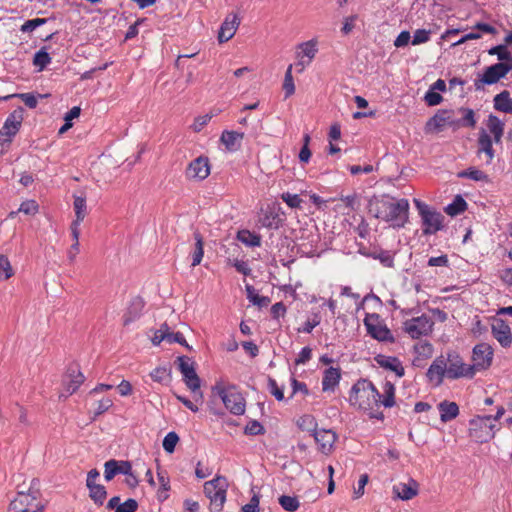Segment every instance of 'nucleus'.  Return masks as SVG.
<instances>
[{
	"label": "nucleus",
	"instance_id": "obj_43",
	"mask_svg": "<svg viewBox=\"0 0 512 512\" xmlns=\"http://www.w3.org/2000/svg\"><path fill=\"white\" fill-rule=\"evenodd\" d=\"M458 177L468 178L474 181H487L488 179V176L483 171L475 167H470L465 171L459 172Z\"/></svg>",
	"mask_w": 512,
	"mask_h": 512
},
{
	"label": "nucleus",
	"instance_id": "obj_59",
	"mask_svg": "<svg viewBox=\"0 0 512 512\" xmlns=\"http://www.w3.org/2000/svg\"><path fill=\"white\" fill-rule=\"evenodd\" d=\"M357 15H351L344 18L343 26L341 28V32L344 35H348L352 32L355 27V21L357 20Z\"/></svg>",
	"mask_w": 512,
	"mask_h": 512
},
{
	"label": "nucleus",
	"instance_id": "obj_2",
	"mask_svg": "<svg viewBox=\"0 0 512 512\" xmlns=\"http://www.w3.org/2000/svg\"><path fill=\"white\" fill-rule=\"evenodd\" d=\"M369 210L376 218L390 223L393 228H402L408 222L409 202L405 198L383 196L370 201Z\"/></svg>",
	"mask_w": 512,
	"mask_h": 512
},
{
	"label": "nucleus",
	"instance_id": "obj_21",
	"mask_svg": "<svg viewBox=\"0 0 512 512\" xmlns=\"http://www.w3.org/2000/svg\"><path fill=\"white\" fill-rule=\"evenodd\" d=\"M131 470V463L129 461H118L111 459L104 464V478L106 481H111L118 474H128Z\"/></svg>",
	"mask_w": 512,
	"mask_h": 512
},
{
	"label": "nucleus",
	"instance_id": "obj_11",
	"mask_svg": "<svg viewBox=\"0 0 512 512\" xmlns=\"http://www.w3.org/2000/svg\"><path fill=\"white\" fill-rule=\"evenodd\" d=\"M434 322L431 317L423 314L413 317L403 323V330L412 339H419L422 336L429 335L433 330Z\"/></svg>",
	"mask_w": 512,
	"mask_h": 512
},
{
	"label": "nucleus",
	"instance_id": "obj_25",
	"mask_svg": "<svg viewBox=\"0 0 512 512\" xmlns=\"http://www.w3.org/2000/svg\"><path fill=\"white\" fill-rule=\"evenodd\" d=\"M318 52V41L313 38L297 45L296 58H304L312 62Z\"/></svg>",
	"mask_w": 512,
	"mask_h": 512
},
{
	"label": "nucleus",
	"instance_id": "obj_12",
	"mask_svg": "<svg viewBox=\"0 0 512 512\" xmlns=\"http://www.w3.org/2000/svg\"><path fill=\"white\" fill-rule=\"evenodd\" d=\"M512 70L511 66L506 64H493L484 69L482 75L474 81L476 90H482L485 85L496 84Z\"/></svg>",
	"mask_w": 512,
	"mask_h": 512
},
{
	"label": "nucleus",
	"instance_id": "obj_30",
	"mask_svg": "<svg viewBox=\"0 0 512 512\" xmlns=\"http://www.w3.org/2000/svg\"><path fill=\"white\" fill-rule=\"evenodd\" d=\"M440 419L442 422H448L455 419L459 414V407L455 402L442 401L438 405Z\"/></svg>",
	"mask_w": 512,
	"mask_h": 512
},
{
	"label": "nucleus",
	"instance_id": "obj_33",
	"mask_svg": "<svg viewBox=\"0 0 512 512\" xmlns=\"http://www.w3.org/2000/svg\"><path fill=\"white\" fill-rule=\"evenodd\" d=\"M144 308V301L141 298H135L131 301L126 314L124 315V325H128L136 320Z\"/></svg>",
	"mask_w": 512,
	"mask_h": 512
},
{
	"label": "nucleus",
	"instance_id": "obj_19",
	"mask_svg": "<svg viewBox=\"0 0 512 512\" xmlns=\"http://www.w3.org/2000/svg\"><path fill=\"white\" fill-rule=\"evenodd\" d=\"M240 25V18L236 13H230L224 19L218 32L220 43L229 41L236 33Z\"/></svg>",
	"mask_w": 512,
	"mask_h": 512
},
{
	"label": "nucleus",
	"instance_id": "obj_10",
	"mask_svg": "<svg viewBox=\"0 0 512 512\" xmlns=\"http://www.w3.org/2000/svg\"><path fill=\"white\" fill-rule=\"evenodd\" d=\"M444 361H447V378L459 379L473 377V368L470 367L469 364H466L457 352H447L446 356H444Z\"/></svg>",
	"mask_w": 512,
	"mask_h": 512
},
{
	"label": "nucleus",
	"instance_id": "obj_3",
	"mask_svg": "<svg viewBox=\"0 0 512 512\" xmlns=\"http://www.w3.org/2000/svg\"><path fill=\"white\" fill-rule=\"evenodd\" d=\"M213 393L217 394L224 406L234 415L245 413L246 402L242 394L234 385H225L222 382L216 383L212 388Z\"/></svg>",
	"mask_w": 512,
	"mask_h": 512
},
{
	"label": "nucleus",
	"instance_id": "obj_27",
	"mask_svg": "<svg viewBox=\"0 0 512 512\" xmlns=\"http://www.w3.org/2000/svg\"><path fill=\"white\" fill-rule=\"evenodd\" d=\"M73 207L76 215V219L72 222L71 227L77 226L79 228L80 223L84 220L87 215L86 196L84 194L74 195Z\"/></svg>",
	"mask_w": 512,
	"mask_h": 512
},
{
	"label": "nucleus",
	"instance_id": "obj_39",
	"mask_svg": "<svg viewBox=\"0 0 512 512\" xmlns=\"http://www.w3.org/2000/svg\"><path fill=\"white\" fill-rule=\"evenodd\" d=\"M467 208L466 201L461 196H456L452 203L445 207V212L450 216H456L464 212Z\"/></svg>",
	"mask_w": 512,
	"mask_h": 512
},
{
	"label": "nucleus",
	"instance_id": "obj_63",
	"mask_svg": "<svg viewBox=\"0 0 512 512\" xmlns=\"http://www.w3.org/2000/svg\"><path fill=\"white\" fill-rule=\"evenodd\" d=\"M212 118V115L210 114H205V115H201L199 117H197L193 123V130L195 132H199L202 130V128L207 125V123L211 120Z\"/></svg>",
	"mask_w": 512,
	"mask_h": 512
},
{
	"label": "nucleus",
	"instance_id": "obj_45",
	"mask_svg": "<svg viewBox=\"0 0 512 512\" xmlns=\"http://www.w3.org/2000/svg\"><path fill=\"white\" fill-rule=\"evenodd\" d=\"M279 504L281 507L288 511V512H294L298 510L300 503L297 497L294 496H288V495H282L279 497Z\"/></svg>",
	"mask_w": 512,
	"mask_h": 512
},
{
	"label": "nucleus",
	"instance_id": "obj_49",
	"mask_svg": "<svg viewBox=\"0 0 512 512\" xmlns=\"http://www.w3.org/2000/svg\"><path fill=\"white\" fill-rule=\"evenodd\" d=\"M430 34L431 32L429 30L417 29L411 40L412 45H420L428 42L430 40Z\"/></svg>",
	"mask_w": 512,
	"mask_h": 512
},
{
	"label": "nucleus",
	"instance_id": "obj_20",
	"mask_svg": "<svg viewBox=\"0 0 512 512\" xmlns=\"http://www.w3.org/2000/svg\"><path fill=\"white\" fill-rule=\"evenodd\" d=\"M313 436L319 446V450L323 454L327 455L331 453L337 439V435L334 431L329 429H319L314 431Z\"/></svg>",
	"mask_w": 512,
	"mask_h": 512
},
{
	"label": "nucleus",
	"instance_id": "obj_24",
	"mask_svg": "<svg viewBox=\"0 0 512 512\" xmlns=\"http://www.w3.org/2000/svg\"><path fill=\"white\" fill-rule=\"evenodd\" d=\"M375 361L381 368L394 372L398 377L404 376V367L397 357L377 355Z\"/></svg>",
	"mask_w": 512,
	"mask_h": 512
},
{
	"label": "nucleus",
	"instance_id": "obj_52",
	"mask_svg": "<svg viewBox=\"0 0 512 512\" xmlns=\"http://www.w3.org/2000/svg\"><path fill=\"white\" fill-rule=\"evenodd\" d=\"M112 405L113 401L110 398H103L100 401H98L94 411L93 419L108 411L112 407Z\"/></svg>",
	"mask_w": 512,
	"mask_h": 512
},
{
	"label": "nucleus",
	"instance_id": "obj_57",
	"mask_svg": "<svg viewBox=\"0 0 512 512\" xmlns=\"http://www.w3.org/2000/svg\"><path fill=\"white\" fill-rule=\"evenodd\" d=\"M424 99L429 106H436L441 103L443 98L438 92L429 89L426 92Z\"/></svg>",
	"mask_w": 512,
	"mask_h": 512
},
{
	"label": "nucleus",
	"instance_id": "obj_62",
	"mask_svg": "<svg viewBox=\"0 0 512 512\" xmlns=\"http://www.w3.org/2000/svg\"><path fill=\"white\" fill-rule=\"evenodd\" d=\"M411 35L409 31H402L394 40V46L396 48L405 47L409 44Z\"/></svg>",
	"mask_w": 512,
	"mask_h": 512
},
{
	"label": "nucleus",
	"instance_id": "obj_42",
	"mask_svg": "<svg viewBox=\"0 0 512 512\" xmlns=\"http://www.w3.org/2000/svg\"><path fill=\"white\" fill-rule=\"evenodd\" d=\"M292 69L293 65L290 64L284 76L283 90L285 93V98H288L295 93V84L292 76Z\"/></svg>",
	"mask_w": 512,
	"mask_h": 512
},
{
	"label": "nucleus",
	"instance_id": "obj_7",
	"mask_svg": "<svg viewBox=\"0 0 512 512\" xmlns=\"http://www.w3.org/2000/svg\"><path fill=\"white\" fill-rule=\"evenodd\" d=\"M364 326L367 334L379 342L393 343L395 341L391 330L377 313L366 314Z\"/></svg>",
	"mask_w": 512,
	"mask_h": 512
},
{
	"label": "nucleus",
	"instance_id": "obj_48",
	"mask_svg": "<svg viewBox=\"0 0 512 512\" xmlns=\"http://www.w3.org/2000/svg\"><path fill=\"white\" fill-rule=\"evenodd\" d=\"M371 256L374 259L379 260L380 263L383 264L385 267H393L394 265L393 256L389 251L373 252L371 253Z\"/></svg>",
	"mask_w": 512,
	"mask_h": 512
},
{
	"label": "nucleus",
	"instance_id": "obj_26",
	"mask_svg": "<svg viewBox=\"0 0 512 512\" xmlns=\"http://www.w3.org/2000/svg\"><path fill=\"white\" fill-rule=\"evenodd\" d=\"M341 379V372L339 368L330 367L324 371L322 378L323 391H333L339 384Z\"/></svg>",
	"mask_w": 512,
	"mask_h": 512
},
{
	"label": "nucleus",
	"instance_id": "obj_64",
	"mask_svg": "<svg viewBox=\"0 0 512 512\" xmlns=\"http://www.w3.org/2000/svg\"><path fill=\"white\" fill-rule=\"evenodd\" d=\"M312 356V350L309 347H303L295 360L296 365L307 363Z\"/></svg>",
	"mask_w": 512,
	"mask_h": 512
},
{
	"label": "nucleus",
	"instance_id": "obj_29",
	"mask_svg": "<svg viewBox=\"0 0 512 512\" xmlns=\"http://www.w3.org/2000/svg\"><path fill=\"white\" fill-rule=\"evenodd\" d=\"M243 137V133L226 130L222 132L221 141L229 151H235L240 147Z\"/></svg>",
	"mask_w": 512,
	"mask_h": 512
},
{
	"label": "nucleus",
	"instance_id": "obj_53",
	"mask_svg": "<svg viewBox=\"0 0 512 512\" xmlns=\"http://www.w3.org/2000/svg\"><path fill=\"white\" fill-rule=\"evenodd\" d=\"M321 322V318L319 314H314L312 319L307 320L301 328H298V332L302 333H311L313 329L318 326Z\"/></svg>",
	"mask_w": 512,
	"mask_h": 512
},
{
	"label": "nucleus",
	"instance_id": "obj_14",
	"mask_svg": "<svg viewBox=\"0 0 512 512\" xmlns=\"http://www.w3.org/2000/svg\"><path fill=\"white\" fill-rule=\"evenodd\" d=\"M493 359V349L487 343L477 344L472 351L473 364L470 367L473 368V376L477 370H484L491 366Z\"/></svg>",
	"mask_w": 512,
	"mask_h": 512
},
{
	"label": "nucleus",
	"instance_id": "obj_8",
	"mask_svg": "<svg viewBox=\"0 0 512 512\" xmlns=\"http://www.w3.org/2000/svg\"><path fill=\"white\" fill-rule=\"evenodd\" d=\"M492 416H477L469 421V435L478 443L493 439L496 426L491 423Z\"/></svg>",
	"mask_w": 512,
	"mask_h": 512
},
{
	"label": "nucleus",
	"instance_id": "obj_44",
	"mask_svg": "<svg viewBox=\"0 0 512 512\" xmlns=\"http://www.w3.org/2000/svg\"><path fill=\"white\" fill-rule=\"evenodd\" d=\"M71 229V235L73 238V244L70 246L68 250V258L70 261H74L77 254L79 253V236H80V229L77 228V226L70 227Z\"/></svg>",
	"mask_w": 512,
	"mask_h": 512
},
{
	"label": "nucleus",
	"instance_id": "obj_41",
	"mask_svg": "<svg viewBox=\"0 0 512 512\" xmlns=\"http://www.w3.org/2000/svg\"><path fill=\"white\" fill-rule=\"evenodd\" d=\"M194 239H195V247H194V251L192 252V264H191L193 267H195L201 263L203 255H204L203 238L200 235V233H195Z\"/></svg>",
	"mask_w": 512,
	"mask_h": 512
},
{
	"label": "nucleus",
	"instance_id": "obj_50",
	"mask_svg": "<svg viewBox=\"0 0 512 512\" xmlns=\"http://www.w3.org/2000/svg\"><path fill=\"white\" fill-rule=\"evenodd\" d=\"M268 390L276 398V400H284L283 387H279L276 380L271 377L268 378Z\"/></svg>",
	"mask_w": 512,
	"mask_h": 512
},
{
	"label": "nucleus",
	"instance_id": "obj_36",
	"mask_svg": "<svg viewBox=\"0 0 512 512\" xmlns=\"http://www.w3.org/2000/svg\"><path fill=\"white\" fill-rule=\"evenodd\" d=\"M153 381L161 384H167L171 380V369L166 366H158L150 372Z\"/></svg>",
	"mask_w": 512,
	"mask_h": 512
},
{
	"label": "nucleus",
	"instance_id": "obj_32",
	"mask_svg": "<svg viewBox=\"0 0 512 512\" xmlns=\"http://www.w3.org/2000/svg\"><path fill=\"white\" fill-rule=\"evenodd\" d=\"M494 108L504 113H512V98L507 90L502 91L494 97Z\"/></svg>",
	"mask_w": 512,
	"mask_h": 512
},
{
	"label": "nucleus",
	"instance_id": "obj_4",
	"mask_svg": "<svg viewBox=\"0 0 512 512\" xmlns=\"http://www.w3.org/2000/svg\"><path fill=\"white\" fill-rule=\"evenodd\" d=\"M228 481L224 476H216L204 483V494L210 500V511L221 512L226 501Z\"/></svg>",
	"mask_w": 512,
	"mask_h": 512
},
{
	"label": "nucleus",
	"instance_id": "obj_9",
	"mask_svg": "<svg viewBox=\"0 0 512 512\" xmlns=\"http://www.w3.org/2000/svg\"><path fill=\"white\" fill-rule=\"evenodd\" d=\"M84 381L85 376L80 371L79 366L77 364L70 365L63 375L62 390L59 393V399L66 400L80 388Z\"/></svg>",
	"mask_w": 512,
	"mask_h": 512
},
{
	"label": "nucleus",
	"instance_id": "obj_60",
	"mask_svg": "<svg viewBox=\"0 0 512 512\" xmlns=\"http://www.w3.org/2000/svg\"><path fill=\"white\" fill-rule=\"evenodd\" d=\"M260 497L254 494L250 499L249 503L242 507V512H259Z\"/></svg>",
	"mask_w": 512,
	"mask_h": 512
},
{
	"label": "nucleus",
	"instance_id": "obj_37",
	"mask_svg": "<svg viewBox=\"0 0 512 512\" xmlns=\"http://www.w3.org/2000/svg\"><path fill=\"white\" fill-rule=\"evenodd\" d=\"M88 490L91 500L98 506L103 505L107 497L106 488L103 485L98 484L93 485L92 487L88 488Z\"/></svg>",
	"mask_w": 512,
	"mask_h": 512
},
{
	"label": "nucleus",
	"instance_id": "obj_54",
	"mask_svg": "<svg viewBox=\"0 0 512 512\" xmlns=\"http://www.w3.org/2000/svg\"><path fill=\"white\" fill-rule=\"evenodd\" d=\"M167 334H168V325L166 323L162 324L160 328L154 333V336L152 337V343L153 345L157 346L162 341H167Z\"/></svg>",
	"mask_w": 512,
	"mask_h": 512
},
{
	"label": "nucleus",
	"instance_id": "obj_55",
	"mask_svg": "<svg viewBox=\"0 0 512 512\" xmlns=\"http://www.w3.org/2000/svg\"><path fill=\"white\" fill-rule=\"evenodd\" d=\"M247 435H260L264 433V427L257 420L250 421L244 430Z\"/></svg>",
	"mask_w": 512,
	"mask_h": 512
},
{
	"label": "nucleus",
	"instance_id": "obj_15",
	"mask_svg": "<svg viewBox=\"0 0 512 512\" xmlns=\"http://www.w3.org/2000/svg\"><path fill=\"white\" fill-rule=\"evenodd\" d=\"M493 142L494 140L486 130L482 129L479 132L477 155L487 165L491 164L494 158Z\"/></svg>",
	"mask_w": 512,
	"mask_h": 512
},
{
	"label": "nucleus",
	"instance_id": "obj_31",
	"mask_svg": "<svg viewBox=\"0 0 512 512\" xmlns=\"http://www.w3.org/2000/svg\"><path fill=\"white\" fill-rule=\"evenodd\" d=\"M487 127L494 143H500L504 133V123L497 116L490 115L488 117Z\"/></svg>",
	"mask_w": 512,
	"mask_h": 512
},
{
	"label": "nucleus",
	"instance_id": "obj_47",
	"mask_svg": "<svg viewBox=\"0 0 512 512\" xmlns=\"http://www.w3.org/2000/svg\"><path fill=\"white\" fill-rule=\"evenodd\" d=\"M13 276V269L8 258L0 256V280L4 281Z\"/></svg>",
	"mask_w": 512,
	"mask_h": 512
},
{
	"label": "nucleus",
	"instance_id": "obj_58",
	"mask_svg": "<svg viewBox=\"0 0 512 512\" xmlns=\"http://www.w3.org/2000/svg\"><path fill=\"white\" fill-rule=\"evenodd\" d=\"M15 97L20 98L27 107L32 108V93L9 94L6 96H0V101L8 100Z\"/></svg>",
	"mask_w": 512,
	"mask_h": 512
},
{
	"label": "nucleus",
	"instance_id": "obj_16",
	"mask_svg": "<svg viewBox=\"0 0 512 512\" xmlns=\"http://www.w3.org/2000/svg\"><path fill=\"white\" fill-rule=\"evenodd\" d=\"M210 174V165L207 157L200 156L190 162L186 169V176L192 180H204Z\"/></svg>",
	"mask_w": 512,
	"mask_h": 512
},
{
	"label": "nucleus",
	"instance_id": "obj_40",
	"mask_svg": "<svg viewBox=\"0 0 512 512\" xmlns=\"http://www.w3.org/2000/svg\"><path fill=\"white\" fill-rule=\"evenodd\" d=\"M51 60L52 58L46 47H42L34 54V66L38 68V71L44 70L51 63Z\"/></svg>",
	"mask_w": 512,
	"mask_h": 512
},
{
	"label": "nucleus",
	"instance_id": "obj_13",
	"mask_svg": "<svg viewBox=\"0 0 512 512\" xmlns=\"http://www.w3.org/2000/svg\"><path fill=\"white\" fill-rule=\"evenodd\" d=\"M178 368L183 376V381L186 386L194 393L202 397L200 389V378L198 377L194 362L186 356H180L177 358Z\"/></svg>",
	"mask_w": 512,
	"mask_h": 512
},
{
	"label": "nucleus",
	"instance_id": "obj_17",
	"mask_svg": "<svg viewBox=\"0 0 512 512\" xmlns=\"http://www.w3.org/2000/svg\"><path fill=\"white\" fill-rule=\"evenodd\" d=\"M493 337L503 348H508L512 344V333L510 326L500 318L494 319L491 325Z\"/></svg>",
	"mask_w": 512,
	"mask_h": 512
},
{
	"label": "nucleus",
	"instance_id": "obj_6",
	"mask_svg": "<svg viewBox=\"0 0 512 512\" xmlns=\"http://www.w3.org/2000/svg\"><path fill=\"white\" fill-rule=\"evenodd\" d=\"M23 115L24 110L19 107L6 118L3 127L0 129V154L8 150L13 138L19 132L24 119Z\"/></svg>",
	"mask_w": 512,
	"mask_h": 512
},
{
	"label": "nucleus",
	"instance_id": "obj_35",
	"mask_svg": "<svg viewBox=\"0 0 512 512\" xmlns=\"http://www.w3.org/2000/svg\"><path fill=\"white\" fill-rule=\"evenodd\" d=\"M237 239L248 247H259L261 245L260 235L249 230H241L237 234Z\"/></svg>",
	"mask_w": 512,
	"mask_h": 512
},
{
	"label": "nucleus",
	"instance_id": "obj_61",
	"mask_svg": "<svg viewBox=\"0 0 512 512\" xmlns=\"http://www.w3.org/2000/svg\"><path fill=\"white\" fill-rule=\"evenodd\" d=\"M138 508V503L134 499H127L125 502L120 503L117 507V512H135Z\"/></svg>",
	"mask_w": 512,
	"mask_h": 512
},
{
	"label": "nucleus",
	"instance_id": "obj_1",
	"mask_svg": "<svg viewBox=\"0 0 512 512\" xmlns=\"http://www.w3.org/2000/svg\"><path fill=\"white\" fill-rule=\"evenodd\" d=\"M382 390L381 394L371 381L361 379L352 386L349 403L370 418L382 420L384 415L379 407L383 405L386 408H391L395 405V387L387 381L383 384Z\"/></svg>",
	"mask_w": 512,
	"mask_h": 512
},
{
	"label": "nucleus",
	"instance_id": "obj_56",
	"mask_svg": "<svg viewBox=\"0 0 512 512\" xmlns=\"http://www.w3.org/2000/svg\"><path fill=\"white\" fill-rule=\"evenodd\" d=\"M167 342L168 343H178L180 345H183V346L189 348L183 334L180 332H175V333L171 332L169 327H168V334H167Z\"/></svg>",
	"mask_w": 512,
	"mask_h": 512
},
{
	"label": "nucleus",
	"instance_id": "obj_22",
	"mask_svg": "<svg viewBox=\"0 0 512 512\" xmlns=\"http://www.w3.org/2000/svg\"><path fill=\"white\" fill-rule=\"evenodd\" d=\"M453 112L451 110H439L426 124V129L429 131H440L446 125H452L454 120L452 118Z\"/></svg>",
	"mask_w": 512,
	"mask_h": 512
},
{
	"label": "nucleus",
	"instance_id": "obj_34",
	"mask_svg": "<svg viewBox=\"0 0 512 512\" xmlns=\"http://www.w3.org/2000/svg\"><path fill=\"white\" fill-rule=\"evenodd\" d=\"M488 53L489 55L497 56L498 60L500 61L498 64H506L512 68V55L505 44L491 47L488 50Z\"/></svg>",
	"mask_w": 512,
	"mask_h": 512
},
{
	"label": "nucleus",
	"instance_id": "obj_38",
	"mask_svg": "<svg viewBox=\"0 0 512 512\" xmlns=\"http://www.w3.org/2000/svg\"><path fill=\"white\" fill-rule=\"evenodd\" d=\"M245 290L247 298L252 304L257 305L259 307H265L270 303L269 297L258 295L252 285L247 284L245 286Z\"/></svg>",
	"mask_w": 512,
	"mask_h": 512
},
{
	"label": "nucleus",
	"instance_id": "obj_18",
	"mask_svg": "<svg viewBox=\"0 0 512 512\" xmlns=\"http://www.w3.org/2000/svg\"><path fill=\"white\" fill-rule=\"evenodd\" d=\"M447 361H444V355L436 357L429 366L426 376L429 382L435 386L442 384L444 377H447Z\"/></svg>",
	"mask_w": 512,
	"mask_h": 512
},
{
	"label": "nucleus",
	"instance_id": "obj_46",
	"mask_svg": "<svg viewBox=\"0 0 512 512\" xmlns=\"http://www.w3.org/2000/svg\"><path fill=\"white\" fill-rule=\"evenodd\" d=\"M178 442H179V436L177 435V433L173 432V431L169 432L166 434V436L163 439V443H162L163 449L167 453H173Z\"/></svg>",
	"mask_w": 512,
	"mask_h": 512
},
{
	"label": "nucleus",
	"instance_id": "obj_23",
	"mask_svg": "<svg viewBox=\"0 0 512 512\" xmlns=\"http://www.w3.org/2000/svg\"><path fill=\"white\" fill-rule=\"evenodd\" d=\"M418 488V483L413 479H409L406 483L400 482L395 484L393 486V493L395 497L401 500H410L418 494Z\"/></svg>",
	"mask_w": 512,
	"mask_h": 512
},
{
	"label": "nucleus",
	"instance_id": "obj_51",
	"mask_svg": "<svg viewBox=\"0 0 512 512\" xmlns=\"http://www.w3.org/2000/svg\"><path fill=\"white\" fill-rule=\"evenodd\" d=\"M281 199L290 207V208H300L302 199L297 194H291L289 192H285L281 195Z\"/></svg>",
	"mask_w": 512,
	"mask_h": 512
},
{
	"label": "nucleus",
	"instance_id": "obj_5",
	"mask_svg": "<svg viewBox=\"0 0 512 512\" xmlns=\"http://www.w3.org/2000/svg\"><path fill=\"white\" fill-rule=\"evenodd\" d=\"M413 202L421 217L424 235L435 234L443 228L444 217L440 212L418 199H414Z\"/></svg>",
	"mask_w": 512,
	"mask_h": 512
},
{
	"label": "nucleus",
	"instance_id": "obj_28",
	"mask_svg": "<svg viewBox=\"0 0 512 512\" xmlns=\"http://www.w3.org/2000/svg\"><path fill=\"white\" fill-rule=\"evenodd\" d=\"M31 501L32 499L29 494L19 492L17 497L11 501L7 512H30L29 506Z\"/></svg>",
	"mask_w": 512,
	"mask_h": 512
}]
</instances>
